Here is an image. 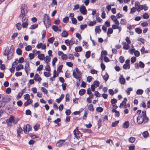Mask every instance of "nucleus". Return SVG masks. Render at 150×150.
I'll return each instance as SVG.
<instances>
[{"instance_id": "6ab92c4d", "label": "nucleus", "mask_w": 150, "mask_h": 150, "mask_svg": "<svg viewBox=\"0 0 150 150\" xmlns=\"http://www.w3.org/2000/svg\"><path fill=\"white\" fill-rule=\"evenodd\" d=\"M33 101L32 99H30V100H27L24 103V105L25 106H27L28 105L31 104L33 102Z\"/></svg>"}, {"instance_id": "052dcab7", "label": "nucleus", "mask_w": 150, "mask_h": 150, "mask_svg": "<svg viewBox=\"0 0 150 150\" xmlns=\"http://www.w3.org/2000/svg\"><path fill=\"white\" fill-rule=\"evenodd\" d=\"M96 23V21H91L90 22V23L89 24H88V25L89 26H91L95 24Z\"/></svg>"}, {"instance_id": "7c9ffc66", "label": "nucleus", "mask_w": 150, "mask_h": 150, "mask_svg": "<svg viewBox=\"0 0 150 150\" xmlns=\"http://www.w3.org/2000/svg\"><path fill=\"white\" fill-rule=\"evenodd\" d=\"M38 25L37 24H35L32 25H31L30 28V29H34L38 28Z\"/></svg>"}, {"instance_id": "b1692460", "label": "nucleus", "mask_w": 150, "mask_h": 150, "mask_svg": "<svg viewBox=\"0 0 150 150\" xmlns=\"http://www.w3.org/2000/svg\"><path fill=\"white\" fill-rule=\"evenodd\" d=\"M135 31L138 34L141 33L142 32V30L139 28H136Z\"/></svg>"}, {"instance_id": "c756f323", "label": "nucleus", "mask_w": 150, "mask_h": 150, "mask_svg": "<svg viewBox=\"0 0 150 150\" xmlns=\"http://www.w3.org/2000/svg\"><path fill=\"white\" fill-rule=\"evenodd\" d=\"M132 88L131 87H130L128 88L126 90V92L128 95H129L130 94V91H132Z\"/></svg>"}, {"instance_id": "680f3d73", "label": "nucleus", "mask_w": 150, "mask_h": 150, "mask_svg": "<svg viewBox=\"0 0 150 150\" xmlns=\"http://www.w3.org/2000/svg\"><path fill=\"white\" fill-rule=\"evenodd\" d=\"M14 117L13 115H11L8 121L12 122L14 121Z\"/></svg>"}, {"instance_id": "4468645a", "label": "nucleus", "mask_w": 150, "mask_h": 150, "mask_svg": "<svg viewBox=\"0 0 150 150\" xmlns=\"http://www.w3.org/2000/svg\"><path fill=\"white\" fill-rule=\"evenodd\" d=\"M25 69L26 73L28 74V71L30 70L29 65L28 63H26L25 67Z\"/></svg>"}, {"instance_id": "bf43d9fd", "label": "nucleus", "mask_w": 150, "mask_h": 150, "mask_svg": "<svg viewBox=\"0 0 150 150\" xmlns=\"http://www.w3.org/2000/svg\"><path fill=\"white\" fill-rule=\"evenodd\" d=\"M111 102L112 105L116 104L117 102L116 99L115 98H113L112 99L111 101Z\"/></svg>"}, {"instance_id": "f03ea898", "label": "nucleus", "mask_w": 150, "mask_h": 150, "mask_svg": "<svg viewBox=\"0 0 150 150\" xmlns=\"http://www.w3.org/2000/svg\"><path fill=\"white\" fill-rule=\"evenodd\" d=\"M14 47L13 45H11L10 48V50L6 51L5 50L4 52V54L5 56H7L8 59L10 60L11 59L14 54Z\"/></svg>"}, {"instance_id": "c03bdc74", "label": "nucleus", "mask_w": 150, "mask_h": 150, "mask_svg": "<svg viewBox=\"0 0 150 150\" xmlns=\"http://www.w3.org/2000/svg\"><path fill=\"white\" fill-rule=\"evenodd\" d=\"M119 123V121H116L115 122H113L112 123L111 125L112 126V127H115L116 126V125L118 124Z\"/></svg>"}, {"instance_id": "ddd939ff", "label": "nucleus", "mask_w": 150, "mask_h": 150, "mask_svg": "<svg viewBox=\"0 0 150 150\" xmlns=\"http://www.w3.org/2000/svg\"><path fill=\"white\" fill-rule=\"evenodd\" d=\"M22 131H23V130H22L21 127L20 126H19L18 127V128L17 130V137H21L20 134L22 132Z\"/></svg>"}, {"instance_id": "5fc2aeb1", "label": "nucleus", "mask_w": 150, "mask_h": 150, "mask_svg": "<svg viewBox=\"0 0 150 150\" xmlns=\"http://www.w3.org/2000/svg\"><path fill=\"white\" fill-rule=\"evenodd\" d=\"M96 110L97 111L101 112L103 111V108L101 107H99L96 108Z\"/></svg>"}, {"instance_id": "6e6552de", "label": "nucleus", "mask_w": 150, "mask_h": 150, "mask_svg": "<svg viewBox=\"0 0 150 150\" xmlns=\"http://www.w3.org/2000/svg\"><path fill=\"white\" fill-rule=\"evenodd\" d=\"M127 99L126 98L124 99V101H122L120 103L119 107L121 108L122 107H123L125 108H127L126 102L127 101Z\"/></svg>"}, {"instance_id": "e433bc0d", "label": "nucleus", "mask_w": 150, "mask_h": 150, "mask_svg": "<svg viewBox=\"0 0 150 150\" xmlns=\"http://www.w3.org/2000/svg\"><path fill=\"white\" fill-rule=\"evenodd\" d=\"M75 69L78 74V76H81V71L79 70L78 68L77 67H76Z\"/></svg>"}, {"instance_id": "7ed1b4c3", "label": "nucleus", "mask_w": 150, "mask_h": 150, "mask_svg": "<svg viewBox=\"0 0 150 150\" xmlns=\"http://www.w3.org/2000/svg\"><path fill=\"white\" fill-rule=\"evenodd\" d=\"M21 10V13L19 16V18L23 17V16H25L28 12V7L25 4L22 5Z\"/></svg>"}, {"instance_id": "09e8293b", "label": "nucleus", "mask_w": 150, "mask_h": 150, "mask_svg": "<svg viewBox=\"0 0 150 150\" xmlns=\"http://www.w3.org/2000/svg\"><path fill=\"white\" fill-rule=\"evenodd\" d=\"M74 40L72 38L69 41V48H70L71 46L73 44H74Z\"/></svg>"}, {"instance_id": "f8f14e48", "label": "nucleus", "mask_w": 150, "mask_h": 150, "mask_svg": "<svg viewBox=\"0 0 150 150\" xmlns=\"http://www.w3.org/2000/svg\"><path fill=\"white\" fill-rule=\"evenodd\" d=\"M44 24L46 28L49 27L51 25V21L50 19V18L48 19L46 21V22L45 23H44Z\"/></svg>"}, {"instance_id": "69168bd1", "label": "nucleus", "mask_w": 150, "mask_h": 150, "mask_svg": "<svg viewBox=\"0 0 150 150\" xmlns=\"http://www.w3.org/2000/svg\"><path fill=\"white\" fill-rule=\"evenodd\" d=\"M139 66L141 68H144V67L145 65L144 64L142 61L139 62Z\"/></svg>"}, {"instance_id": "774afa93", "label": "nucleus", "mask_w": 150, "mask_h": 150, "mask_svg": "<svg viewBox=\"0 0 150 150\" xmlns=\"http://www.w3.org/2000/svg\"><path fill=\"white\" fill-rule=\"evenodd\" d=\"M140 54L139 52L137 50L135 51L134 52V55L137 57H139L140 55Z\"/></svg>"}, {"instance_id": "72a5a7b5", "label": "nucleus", "mask_w": 150, "mask_h": 150, "mask_svg": "<svg viewBox=\"0 0 150 150\" xmlns=\"http://www.w3.org/2000/svg\"><path fill=\"white\" fill-rule=\"evenodd\" d=\"M69 21V18L67 16L65 17L63 19V22L66 23H68Z\"/></svg>"}, {"instance_id": "9d476101", "label": "nucleus", "mask_w": 150, "mask_h": 150, "mask_svg": "<svg viewBox=\"0 0 150 150\" xmlns=\"http://www.w3.org/2000/svg\"><path fill=\"white\" fill-rule=\"evenodd\" d=\"M66 140H60L56 144V146L58 147H61L63 145V143Z\"/></svg>"}, {"instance_id": "4be33fe9", "label": "nucleus", "mask_w": 150, "mask_h": 150, "mask_svg": "<svg viewBox=\"0 0 150 150\" xmlns=\"http://www.w3.org/2000/svg\"><path fill=\"white\" fill-rule=\"evenodd\" d=\"M129 125V124L128 121L125 122L123 124V127L125 128H128Z\"/></svg>"}, {"instance_id": "393cba45", "label": "nucleus", "mask_w": 150, "mask_h": 150, "mask_svg": "<svg viewBox=\"0 0 150 150\" xmlns=\"http://www.w3.org/2000/svg\"><path fill=\"white\" fill-rule=\"evenodd\" d=\"M123 68L125 69H129L130 68V64H124L123 65Z\"/></svg>"}, {"instance_id": "a19ab883", "label": "nucleus", "mask_w": 150, "mask_h": 150, "mask_svg": "<svg viewBox=\"0 0 150 150\" xmlns=\"http://www.w3.org/2000/svg\"><path fill=\"white\" fill-rule=\"evenodd\" d=\"M50 57L49 56H47L46 57V58L45 60V62H46L47 64L50 61Z\"/></svg>"}, {"instance_id": "4c0bfd02", "label": "nucleus", "mask_w": 150, "mask_h": 150, "mask_svg": "<svg viewBox=\"0 0 150 150\" xmlns=\"http://www.w3.org/2000/svg\"><path fill=\"white\" fill-rule=\"evenodd\" d=\"M143 17L144 19H147L149 18V16L147 13H145L143 15Z\"/></svg>"}, {"instance_id": "bb28decb", "label": "nucleus", "mask_w": 150, "mask_h": 150, "mask_svg": "<svg viewBox=\"0 0 150 150\" xmlns=\"http://www.w3.org/2000/svg\"><path fill=\"white\" fill-rule=\"evenodd\" d=\"M22 17V21L23 22H27L28 18L27 17L23 16Z\"/></svg>"}, {"instance_id": "37998d69", "label": "nucleus", "mask_w": 150, "mask_h": 150, "mask_svg": "<svg viewBox=\"0 0 150 150\" xmlns=\"http://www.w3.org/2000/svg\"><path fill=\"white\" fill-rule=\"evenodd\" d=\"M73 76H74L75 78L77 79H79V80L80 81L79 78H81V77L79 76H78V75L77 76V74H76V73L75 71H73Z\"/></svg>"}, {"instance_id": "0eeeda50", "label": "nucleus", "mask_w": 150, "mask_h": 150, "mask_svg": "<svg viewBox=\"0 0 150 150\" xmlns=\"http://www.w3.org/2000/svg\"><path fill=\"white\" fill-rule=\"evenodd\" d=\"M135 6L138 12H139L141 10L143 9L142 5H141L140 3L138 1L135 2Z\"/></svg>"}, {"instance_id": "2eb2a0df", "label": "nucleus", "mask_w": 150, "mask_h": 150, "mask_svg": "<svg viewBox=\"0 0 150 150\" xmlns=\"http://www.w3.org/2000/svg\"><path fill=\"white\" fill-rule=\"evenodd\" d=\"M23 69V66L22 64H20L18 65L16 68V70L17 71H18L21 70V69Z\"/></svg>"}, {"instance_id": "4d7b16f0", "label": "nucleus", "mask_w": 150, "mask_h": 150, "mask_svg": "<svg viewBox=\"0 0 150 150\" xmlns=\"http://www.w3.org/2000/svg\"><path fill=\"white\" fill-rule=\"evenodd\" d=\"M61 57L62 59L64 60H66L67 58V55L64 54H63V55H62Z\"/></svg>"}, {"instance_id": "39448f33", "label": "nucleus", "mask_w": 150, "mask_h": 150, "mask_svg": "<svg viewBox=\"0 0 150 150\" xmlns=\"http://www.w3.org/2000/svg\"><path fill=\"white\" fill-rule=\"evenodd\" d=\"M32 129V127L29 124H27L26 125H24L23 127V130L24 133L27 134Z\"/></svg>"}, {"instance_id": "e2e57ef3", "label": "nucleus", "mask_w": 150, "mask_h": 150, "mask_svg": "<svg viewBox=\"0 0 150 150\" xmlns=\"http://www.w3.org/2000/svg\"><path fill=\"white\" fill-rule=\"evenodd\" d=\"M71 21L73 24H76L77 23V21L75 18H71Z\"/></svg>"}, {"instance_id": "2f4dec72", "label": "nucleus", "mask_w": 150, "mask_h": 150, "mask_svg": "<svg viewBox=\"0 0 150 150\" xmlns=\"http://www.w3.org/2000/svg\"><path fill=\"white\" fill-rule=\"evenodd\" d=\"M120 23L121 25H126L127 23V21L125 19H122L120 20Z\"/></svg>"}, {"instance_id": "f3484780", "label": "nucleus", "mask_w": 150, "mask_h": 150, "mask_svg": "<svg viewBox=\"0 0 150 150\" xmlns=\"http://www.w3.org/2000/svg\"><path fill=\"white\" fill-rule=\"evenodd\" d=\"M44 18H43V22L44 23H45L46 22L47 20L48 19L50 18L49 16L47 14H45L43 15Z\"/></svg>"}, {"instance_id": "dca6fc26", "label": "nucleus", "mask_w": 150, "mask_h": 150, "mask_svg": "<svg viewBox=\"0 0 150 150\" xmlns=\"http://www.w3.org/2000/svg\"><path fill=\"white\" fill-rule=\"evenodd\" d=\"M100 26H96V28L95 29V30L96 33L99 34L101 31V29L100 28Z\"/></svg>"}, {"instance_id": "a211bd4d", "label": "nucleus", "mask_w": 150, "mask_h": 150, "mask_svg": "<svg viewBox=\"0 0 150 150\" xmlns=\"http://www.w3.org/2000/svg\"><path fill=\"white\" fill-rule=\"evenodd\" d=\"M68 35V33L66 30H63L62 33V36L63 37H67Z\"/></svg>"}, {"instance_id": "58836bf2", "label": "nucleus", "mask_w": 150, "mask_h": 150, "mask_svg": "<svg viewBox=\"0 0 150 150\" xmlns=\"http://www.w3.org/2000/svg\"><path fill=\"white\" fill-rule=\"evenodd\" d=\"M24 98L25 100H30V97L29 94H26L24 96Z\"/></svg>"}, {"instance_id": "423d86ee", "label": "nucleus", "mask_w": 150, "mask_h": 150, "mask_svg": "<svg viewBox=\"0 0 150 150\" xmlns=\"http://www.w3.org/2000/svg\"><path fill=\"white\" fill-rule=\"evenodd\" d=\"M79 11L83 15H86L87 13V10L84 5H82L81 6Z\"/></svg>"}, {"instance_id": "412c9836", "label": "nucleus", "mask_w": 150, "mask_h": 150, "mask_svg": "<svg viewBox=\"0 0 150 150\" xmlns=\"http://www.w3.org/2000/svg\"><path fill=\"white\" fill-rule=\"evenodd\" d=\"M38 57L40 60H43L45 58V55L43 54H39L38 56Z\"/></svg>"}, {"instance_id": "5701e85b", "label": "nucleus", "mask_w": 150, "mask_h": 150, "mask_svg": "<svg viewBox=\"0 0 150 150\" xmlns=\"http://www.w3.org/2000/svg\"><path fill=\"white\" fill-rule=\"evenodd\" d=\"M86 92V90L84 89H81L80 90L79 92V94L80 96L83 95Z\"/></svg>"}, {"instance_id": "de8ad7c7", "label": "nucleus", "mask_w": 150, "mask_h": 150, "mask_svg": "<svg viewBox=\"0 0 150 150\" xmlns=\"http://www.w3.org/2000/svg\"><path fill=\"white\" fill-rule=\"evenodd\" d=\"M91 52L90 51H88L86 52L85 57L87 58H88L90 56Z\"/></svg>"}, {"instance_id": "1a4fd4ad", "label": "nucleus", "mask_w": 150, "mask_h": 150, "mask_svg": "<svg viewBox=\"0 0 150 150\" xmlns=\"http://www.w3.org/2000/svg\"><path fill=\"white\" fill-rule=\"evenodd\" d=\"M2 100L5 103H7L10 101L11 98H9L8 96H6L3 97Z\"/></svg>"}, {"instance_id": "cd10ccee", "label": "nucleus", "mask_w": 150, "mask_h": 150, "mask_svg": "<svg viewBox=\"0 0 150 150\" xmlns=\"http://www.w3.org/2000/svg\"><path fill=\"white\" fill-rule=\"evenodd\" d=\"M88 110L91 111H93L94 110V108L93 107V106L92 104H90L88 107Z\"/></svg>"}, {"instance_id": "49530a36", "label": "nucleus", "mask_w": 150, "mask_h": 150, "mask_svg": "<svg viewBox=\"0 0 150 150\" xmlns=\"http://www.w3.org/2000/svg\"><path fill=\"white\" fill-rule=\"evenodd\" d=\"M120 82L122 84H124L125 83V80L124 78H120Z\"/></svg>"}, {"instance_id": "338daca9", "label": "nucleus", "mask_w": 150, "mask_h": 150, "mask_svg": "<svg viewBox=\"0 0 150 150\" xmlns=\"http://www.w3.org/2000/svg\"><path fill=\"white\" fill-rule=\"evenodd\" d=\"M6 103L3 100L0 101V106L1 108L4 107Z\"/></svg>"}, {"instance_id": "603ef678", "label": "nucleus", "mask_w": 150, "mask_h": 150, "mask_svg": "<svg viewBox=\"0 0 150 150\" xmlns=\"http://www.w3.org/2000/svg\"><path fill=\"white\" fill-rule=\"evenodd\" d=\"M102 120L101 119L99 120L98 122V128L99 129L102 126Z\"/></svg>"}, {"instance_id": "13d9d810", "label": "nucleus", "mask_w": 150, "mask_h": 150, "mask_svg": "<svg viewBox=\"0 0 150 150\" xmlns=\"http://www.w3.org/2000/svg\"><path fill=\"white\" fill-rule=\"evenodd\" d=\"M25 49L26 51H29L32 50V47L30 45H28L25 47Z\"/></svg>"}, {"instance_id": "8fccbe9b", "label": "nucleus", "mask_w": 150, "mask_h": 150, "mask_svg": "<svg viewBox=\"0 0 150 150\" xmlns=\"http://www.w3.org/2000/svg\"><path fill=\"white\" fill-rule=\"evenodd\" d=\"M53 30L55 32L57 31L58 30V28L57 25H53L52 26Z\"/></svg>"}, {"instance_id": "6e6d98bb", "label": "nucleus", "mask_w": 150, "mask_h": 150, "mask_svg": "<svg viewBox=\"0 0 150 150\" xmlns=\"http://www.w3.org/2000/svg\"><path fill=\"white\" fill-rule=\"evenodd\" d=\"M44 75L47 77H48L50 76L51 74L49 72H45L44 73Z\"/></svg>"}, {"instance_id": "473e14b6", "label": "nucleus", "mask_w": 150, "mask_h": 150, "mask_svg": "<svg viewBox=\"0 0 150 150\" xmlns=\"http://www.w3.org/2000/svg\"><path fill=\"white\" fill-rule=\"evenodd\" d=\"M143 93V91L141 89H138L136 92V93L138 95H142Z\"/></svg>"}, {"instance_id": "20e7f679", "label": "nucleus", "mask_w": 150, "mask_h": 150, "mask_svg": "<svg viewBox=\"0 0 150 150\" xmlns=\"http://www.w3.org/2000/svg\"><path fill=\"white\" fill-rule=\"evenodd\" d=\"M73 132L74 133L75 137L78 140L82 136V133L79 131L78 129L74 130L73 131Z\"/></svg>"}, {"instance_id": "0e129e2a", "label": "nucleus", "mask_w": 150, "mask_h": 150, "mask_svg": "<svg viewBox=\"0 0 150 150\" xmlns=\"http://www.w3.org/2000/svg\"><path fill=\"white\" fill-rule=\"evenodd\" d=\"M120 62L121 63H123L125 61V59L124 57L122 56H121L119 58Z\"/></svg>"}, {"instance_id": "a878e982", "label": "nucleus", "mask_w": 150, "mask_h": 150, "mask_svg": "<svg viewBox=\"0 0 150 150\" xmlns=\"http://www.w3.org/2000/svg\"><path fill=\"white\" fill-rule=\"evenodd\" d=\"M103 77L105 81H106L108 79L109 76L107 73H106L103 76Z\"/></svg>"}, {"instance_id": "79ce46f5", "label": "nucleus", "mask_w": 150, "mask_h": 150, "mask_svg": "<svg viewBox=\"0 0 150 150\" xmlns=\"http://www.w3.org/2000/svg\"><path fill=\"white\" fill-rule=\"evenodd\" d=\"M83 132L86 133H92V131L91 129H83Z\"/></svg>"}, {"instance_id": "f704fd0d", "label": "nucleus", "mask_w": 150, "mask_h": 150, "mask_svg": "<svg viewBox=\"0 0 150 150\" xmlns=\"http://www.w3.org/2000/svg\"><path fill=\"white\" fill-rule=\"evenodd\" d=\"M17 54L18 55H21L22 53V50L20 48H18L16 51Z\"/></svg>"}, {"instance_id": "ea45409f", "label": "nucleus", "mask_w": 150, "mask_h": 150, "mask_svg": "<svg viewBox=\"0 0 150 150\" xmlns=\"http://www.w3.org/2000/svg\"><path fill=\"white\" fill-rule=\"evenodd\" d=\"M142 135L144 137L146 138L149 135L148 132L147 131H145L143 133Z\"/></svg>"}, {"instance_id": "f257e3e1", "label": "nucleus", "mask_w": 150, "mask_h": 150, "mask_svg": "<svg viewBox=\"0 0 150 150\" xmlns=\"http://www.w3.org/2000/svg\"><path fill=\"white\" fill-rule=\"evenodd\" d=\"M137 120L139 124H142L143 122L145 123L148 122L149 118L146 116V110H144L142 112V114L139 115L137 117Z\"/></svg>"}, {"instance_id": "3c124183", "label": "nucleus", "mask_w": 150, "mask_h": 150, "mask_svg": "<svg viewBox=\"0 0 150 150\" xmlns=\"http://www.w3.org/2000/svg\"><path fill=\"white\" fill-rule=\"evenodd\" d=\"M28 25V22H23L22 24V26L23 28H26Z\"/></svg>"}, {"instance_id": "864d4df0", "label": "nucleus", "mask_w": 150, "mask_h": 150, "mask_svg": "<svg viewBox=\"0 0 150 150\" xmlns=\"http://www.w3.org/2000/svg\"><path fill=\"white\" fill-rule=\"evenodd\" d=\"M129 141L131 143H134L135 140V138L134 137H131L129 139Z\"/></svg>"}, {"instance_id": "c85d7f7f", "label": "nucleus", "mask_w": 150, "mask_h": 150, "mask_svg": "<svg viewBox=\"0 0 150 150\" xmlns=\"http://www.w3.org/2000/svg\"><path fill=\"white\" fill-rule=\"evenodd\" d=\"M113 32V29L111 28H108L107 32V34L109 35L112 34Z\"/></svg>"}, {"instance_id": "a18cd8bd", "label": "nucleus", "mask_w": 150, "mask_h": 150, "mask_svg": "<svg viewBox=\"0 0 150 150\" xmlns=\"http://www.w3.org/2000/svg\"><path fill=\"white\" fill-rule=\"evenodd\" d=\"M54 38L53 37H51L48 40V42L50 43H52L54 40Z\"/></svg>"}, {"instance_id": "c9c22d12", "label": "nucleus", "mask_w": 150, "mask_h": 150, "mask_svg": "<svg viewBox=\"0 0 150 150\" xmlns=\"http://www.w3.org/2000/svg\"><path fill=\"white\" fill-rule=\"evenodd\" d=\"M100 83L98 81H94L93 83V85L95 86L96 87H98L99 86Z\"/></svg>"}, {"instance_id": "aec40b11", "label": "nucleus", "mask_w": 150, "mask_h": 150, "mask_svg": "<svg viewBox=\"0 0 150 150\" xmlns=\"http://www.w3.org/2000/svg\"><path fill=\"white\" fill-rule=\"evenodd\" d=\"M75 51L77 52H81L82 50V49L81 46H78L75 47Z\"/></svg>"}, {"instance_id": "9b49d317", "label": "nucleus", "mask_w": 150, "mask_h": 150, "mask_svg": "<svg viewBox=\"0 0 150 150\" xmlns=\"http://www.w3.org/2000/svg\"><path fill=\"white\" fill-rule=\"evenodd\" d=\"M34 79L36 81H39V82H40L41 81L42 79L40 77V76L39 74L37 73L35 75L34 78Z\"/></svg>"}]
</instances>
